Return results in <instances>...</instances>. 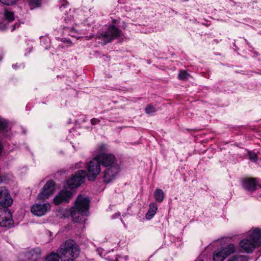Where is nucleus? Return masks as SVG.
<instances>
[{
    "label": "nucleus",
    "instance_id": "f257e3e1",
    "mask_svg": "<svg viewBox=\"0 0 261 261\" xmlns=\"http://www.w3.org/2000/svg\"><path fill=\"white\" fill-rule=\"evenodd\" d=\"M13 199L5 187H0V226L10 227L12 225V216L10 210L6 208L12 205Z\"/></svg>",
    "mask_w": 261,
    "mask_h": 261
},
{
    "label": "nucleus",
    "instance_id": "f03ea898",
    "mask_svg": "<svg viewBox=\"0 0 261 261\" xmlns=\"http://www.w3.org/2000/svg\"><path fill=\"white\" fill-rule=\"evenodd\" d=\"M90 200L87 197L79 195L75 202L74 206L70 208V215L72 221L81 223L85 221L89 206Z\"/></svg>",
    "mask_w": 261,
    "mask_h": 261
},
{
    "label": "nucleus",
    "instance_id": "7ed1b4c3",
    "mask_svg": "<svg viewBox=\"0 0 261 261\" xmlns=\"http://www.w3.org/2000/svg\"><path fill=\"white\" fill-rule=\"evenodd\" d=\"M261 246V229L258 228L248 232L247 238L242 240L240 246L242 250L247 253L253 251L255 248Z\"/></svg>",
    "mask_w": 261,
    "mask_h": 261
},
{
    "label": "nucleus",
    "instance_id": "20e7f679",
    "mask_svg": "<svg viewBox=\"0 0 261 261\" xmlns=\"http://www.w3.org/2000/svg\"><path fill=\"white\" fill-rule=\"evenodd\" d=\"M94 152L96 153V159H98L102 166L106 168L112 167L113 172L117 171V166H119L118 161L113 154L108 152L106 145H100Z\"/></svg>",
    "mask_w": 261,
    "mask_h": 261
},
{
    "label": "nucleus",
    "instance_id": "39448f33",
    "mask_svg": "<svg viewBox=\"0 0 261 261\" xmlns=\"http://www.w3.org/2000/svg\"><path fill=\"white\" fill-rule=\"evenodd\" d=\"M58 251L62 261H73L79 255L80 250L73 240H68L60 246Z\"/></svg>",
    "mask_w": 261,
    "mask_h": 261
},
{
    "label": "nucleus",
    "instance_id": "423d86ee",
    "mask_svg": "<svg viewBox=\"0 0 261 261\" xmlns=\"http://www.w3.org/2000/svg\"><path fill=\"white\" fill-rule=\"evenodd\" d=\"M94 158L87 165L88 170L87 177L89 180H93L101 171L100 163L98 159H96V153L94 152Z\"/></svg>",
    "mask_w": 261,
    "mask_h": 261
},
{
    "label": "nucleus",
    "instance_id": "0eeeda50",
    "mask_svg": "<svg viewBox=\"0 0 261 261\" xmlns=\"http://www.w3.org/2000/svg\"><path fill=\"white\" fill-rule=\"evenodd\" d=\"M86 175V171L84 170L77 171L74 176L67 180L68 188L74 189L80 186L84 181Z\"/></svg>",
    "mask_w": 261,
    "mask_h": 261
},
{
    "label": "nucleus",
    "instance_id": "6e6552de",
    "mask_svg": "<svg viewBox=\"0 0 261 261\" xmlns=\"http://www.w3.org/2000/svg\"><path fill=\"white\" fill-rule=\"evenodd\" d=\"M101 35L106 40L107 42H109L117 37L120 36L121 31L118 28L111 25L108 27L106 30L103 31Z\"/></svg>",
    "mask_w": 261,
    "mask_h": 261
},
{
    "label": "nucleus",
    "instance_id": "1a4fd4ad",
    "mask_svg": "<svg viewBox=\"0 0 261 261\" xmlns=\"http://www.w3.org/2000/svg\"><path fill=\"white\" fill-rule=\"evenodd\" d=\"M55 189V182L52 180L48 181L44 186L41 192L38 195V199L39 200L47 199L54 194Z\"/></svg>",
    "mask_w": 261,
    "mask_h": 261
},
{
    "label": "nucleus",
    "instance_id": "9d476101",
    "mask_svg": "<svg viewBox=\"0 0 261 261\" xmlns=\"http://www.w3.org/2000/svg\"><path fill=\"white\" fill-rule=\"evenodd\" d=\"M50 208V205L48 203L35 204L31 208V212L34 215L42 216L49 211Z\"/></svg>",
    "mask_w": 261,
    "mask_h": 261
},
{
    "label": "nucleus",
    "instance_id": "9b49d317",
    "mask_svg": "<svg viewBox=\"0 0 261 261\" xmlns=\"http://www.w3.org/2000/svg\"><path fill=\"white\" fill-rule=\"evenodd\" d=\"M73 196L70 191L62 190L54 198V202L56 205H59L63 202H68Z\"/></svg>",
    "mask_w": 261,
    "mask_h": 261
},
{
    "label": "nucleus",
    "instance_id": "f8f14e48",
    "mask_svg": "<svg viewBox=\"0 0 261 261\" xmlns=\"http://www.w3.org/2000/svg\"><path fill=\"white\" fill-rule=\"evenodd\" d=\"M112 167L106 168L104 171L103 180L105 182L109 183L112 181L119 171V166H117V171L113 172Z\"/></svg>",
    "mask_w": 261,
    "mask_h": 261
},
{
    "label": "nucleus",
    "instance_id": "ddd939ff",
    "mask_svg": "<svg viewBox=\"0 0 261 261\" xmlns=\"http://www.w3.org/2000/svg\"><path fill=\"white\" fill-rule=\"evenodd\" d=\"M243 187L246 190L252 192L255 190L257 183L255 178H246L243 181Z\"/></svg>",
    "mask_w": 261,
    "mask_h": 261
},
{
    "label": "nucleus",
    "instance_id": "4468645a",
    "mask_svg": "<svg viewBox=\"0 0 261 261\" xmlns=\"http://www.w3.org/2000/svg\"><path fill=\"white\" fill-rule=\"evenodd\" d=\"M41 253V249L37 248L29 251L25 256L29 261H37L40 258Z\"/></svg>",
    "mask_w": 261,
    "mask_h": 261
},
{
    "label": "nucleus",
    "instance_id": "2eb2a0df",
    "mask_svg": "<svg viewBox=\"0 0 261 261\" xmlns=\"http://www.w3.org/2000/svg\"><path fill=\"white\" fill-rule=\"evenodd\" d=\"M221 251L226 258L227 256L233 253L236 251V248L233 244H230L222 248Z\"/></svg>",
    "mask_w": 261,
    "mask_h": 261
},
{
    "label": "nucleus",
    "instance_id": "dca6fc26",
    "mask_svg": "<svg viewBox=\"0 0 261 261\" xmlns=\"http://www.w3.org/2000/svg\"><path fill=\"white\" fill-rule=\"evenodd\" d=\"M158 210V206L155 203H151L149 204V208L146 214V218L150 219L155 215Z\"/></svg>",
    "mask_w": 261,
    "mask_h": 261
},
{
    "label": "nucleus",
    "instance_id": "f3484780",
    "mask_svg": "<svg viewBox=\"0 0 261 261\" xmlns=\"http://www.w3.org/2000/svg\"><path fill=\"white\" fill-rule=\"evenodd\" d=\"M154 196L157 202H162L165 198V195L162 189H157L154 192Z\"/></svg>",
    "mask_w": 261,
    "mask_h": 261
},
{
    "label": "nucleus",
    "instance_id": "a211bd4d",
    "mask_svg": "<svg viewBox=\"0 0 261 261\" xmlns=\"http://www.w3.org/2000/svg\"><path fill=\"white\" fill-rule=\"evenodd\" d=\"M221 251H215L213 253V261H223L225 258V256Z\"/></svg>",
    "mask_w": 261,
    "mask_h": 261
},
{
    "label": "nucleus",
    "instance_id": "6ab92c4d",
    "mask_svg": "<svg viewBox=\"0 0 261 261\" xmlns=\"http://www.w3.org/2000/svg\"><path fill=\"white\" fill-rule=\"evenodd\" d=\"M59 258H60V255L58 252V253H51L46 256L45 259L46 261H60Z\"/></svg>",
    "mask_w": 261,
    "mask_h": 261
},
{
    "label": "nucleus",
    "instance_id": "aec40b11",
    "mask_svg": "<svg viewBox=\"0 0 261 261\" xmlns=\"http://www.w3.org/2000/svg\"><path fill=\"white\" fill-rule=\"evenodd\" d=\"M9 129L7 122L3 119H0V130L7 132Z\"/></svg>",
    "mask_w": 261,
    "mask_h": 261
},
{
    "label": "nucleus",
    "instance_id": "412c9836",
    "mask_svg": "<svg viewBox=\"0 0 261 261\" xmlns=\"http://www.w3.org/2000/svg\"><path fill=\"white\" fill-rule=\"evenodd\" d=\"M227 261H246V259L243 255H235L229 258Z\"/></svg>",
    "mask_w": 261,
    "mask_h": 261
},
{
    "label": "nucleus",
    "instance_id": "4be33fe9",
    "mask_svg": "<svg viewBox=\"0 0 261 261\" xmlns=\"http://www.w3.org/2000/svg\"><path fill=\"white\" fill-rule=\"evenodd\" d=\"M5 17L9 22L14 20V13L10 11H5Z\"/></svg>",
    "mask_w": 261,
    "mask_h": 261
},
{
    "label": "nucleus",
    "instance_id": "5701e85b",
    "mask_svg": "<svg viewBox=\"0 0 261 261\" xmlns=\"http://www.w3.org/2000/svg\"><path fill=\"white\" fill-rule=\"evenodd\" d=\"M190 76L189 74H188L186 71H181L179 73L178 75V79L180 80H186L188 79V77Z\"/></svg>",
    "mask_w": 261,
    "mask_h": 261
},
{
    "label": "nucleus",
    "instance_id": "b1692460",
    "mask_svg": "<svg viewBox=\"0 0 261 261\" xmlns=\"http://www.w3.org/2000/svg\"><path fill=\"white\" fill-rule=\"evenodd\" d=\"M155 108L151 106H148L145 108V112L147 114H150L155 112Z\"/></svg>",
    "mask_w": 261,
    "mask_h": 261
},
{
    "label": "nucleus",
    "instance_id": "393cba45",
    "mask_svg": "<svg viewBox=\"0 0 261 261\" xmlns=\"http://www.w3.org/2000/svg\"><path fill=\"white\" fill-rule=\"evenodd\" d=\"M249 159L253 162H256L257 159L256 154L255 153L250 152L249 153Z\"/></svg>",
    "mask_w": 261,
    "mask_h": 261
},
{
    "label": "nucleus",
    "instance_id": "a878e982",
    "mask_svg": "<svg viewBox=\"0 0 261 261\" xmlns=\"http://www.w3.org/2000/svg\"><path fill=\"white\" fill-rule=\"evenodd\" d=\"M16 0H0V2L7 5H11L14 4Z\"/></svg>",
    "mask_w": 261,
    "mask_h": 261
},
{
    "label": "nucleus",
    "instance_id": "bb28decb",
    "mask_svg": "<svg viewBox=\"0 0 261 261\" xmlns=\"http://www.w3.org/2000/svg\"><path fill=\"white\" fill-rule=\"evenodd\" d=\"M99 122H100V121L96 118H92L91 120V123L92 125H95L97 123H99Z\"/></svg>",
    "mask_w": 261,
    "mask_h": 261
},
{
    "label": "nucleus",
    "instance_id": "cd10ccee",
    "mask_svg": "<svg viewBox=\"0 0 261 261\" xmlns=\"http://www.w3.org/2000/svg\"><path fill=\"white\" fill-rule=\"evenodd\" d=\"M68 4V2H66V0H63V4L60 7V9L62 10V7L66 6Z\"/></svg>",
    "mask_w": 261,
    "mask_h": 261
},
{
    "label": "nucleus",
    "instance_id": "c85d7f7f",
    "mask_svg": "<svg viewBox=\"0 0 261 261\" xmlns=\"http://www.w3.org/2000/svg\"><path fill=\"white\" fill-rule=\"evenodd\" d=\"M74 31H75V30L73 29V28H71L70 30V32H69V35L72 36V37H73L74 36V34H73V33L74 32Z\"/></svg>",
    "mask_w": 261,
    "mask_h": 261
},
{
    "label": "nucleus",
    "instance_id": "c756f323",
    "mask_svg": "<svg viewBox=\"0 0 261 261\" xmlns=\"http://www.w3.org/2000/svg\"><path fill=\"white\" fill-rule=\"evenodd\" d=\"M31 3L35 4L36 6H38L39 5V0H31Z\"/></svg>",
    "mask_w": 261,
    "mask_h": 261
},
{
    "label": "nucleus",
    "instance_id": "7c9ffc66",
    "mask_svg": "<svg viewBox=\"0 0 261 261\" xmlns=\"http://www.w3.org/2000/svg\"><path fill=\"white\" fill-rule=\"evenodd\" d=\"M19 27V24H15V25H13L11 26V31H13L14 30H15L16 29V27L17 28H18Z\"/></svg>",
    "mask_w": 261,
    "mask_h": 261
},
{
    "label": "nucleus",
    "instance_id": "2f4dec72",
    "mask_svg": "<svg viewBox=\"0 0 261 261\" xmlns=\"http://www.w3.org/2000/svg\"><path fill=\"white\" fill-rule=\"evenodd\" d=\"M63 42H67V43H69V44L71 43V41L69 40V39H67L66 38L63 39Z\"/></svg>",
    "mask_w": 261,
    "mask_h": 261
},
{
    "label": "nucleus",
    "instance_id": "473e14b6",
    "mask_svg": "<svg viewBox=\"0 0 261 261\" xmlns=\"http://www.w3.org/2000/svg\"><path fill=\"white\" fill-rule=\"evenodd\" d=\"M120 213H116V214H115V215L114 216V217H113V218H118V217H119L120 216Z\"/></svg>",
    "mask_w": 261,
    "mask_h": 261
},
{
    "label": "nucleus",
    "instance_id": "72a5a7b5",
    "mask_svg": "<svg viewBox=\"0 0 261 261\" xmlns=\"http://www.w3.org/2000/svg\"><path fill=\"white\" fill-rule=\"evenodd\" d=\"M63 29L66 30H67H67L69 29V28H68V27H64V28H63Z\"/></svg>",
    "mask_w": 261,
    "mask_h": 261
},
{
    "label": "nucleus",
    "instance_id": "f704fd0d",
    "mask_svg": "<svg viewBox=\"0 0 261 261\" xmlns=\"http://www.w3.org/2000/svg\"><path fill=\"white\" fill-rule=\"evenodd\" d=\"M12 67H13V68H15V67H16V66L14 65H13Z\"/></svg>",
    "mask_w": 261,
    "mask_h": 261
},
{
    "label": "nucleus",
    "instance_id": "c9c22d12",
    "mask_svg": "<svg viewBox=\"0 0 261 261\" xmlns=\"http://www.w3.org/2000/svg\"><path fill=\"white\" fill-rule=\"evenodd\" d=\"M86 38H87V39H89L90 38V37L89 38L88 36H86Z\"/></svg>",
    "mask_w": 261,
    "mask_h": 261
},
{
    "label": "nucleus",
    "instance_id": "e433bc0d",
    "mask_svg": "<svg viewBox=\"0 0 261 261\" xmlns=\"http://www.w3.org/2000/svg\"><path fill=\"white\" fill-rule=\"evenodd\" d=\"M258 186H259V187L261 188V186H260V185H258Z\"/></svg>",
    "mask_w": 261,
    "mask_h": 261
}]
</instances>
